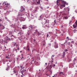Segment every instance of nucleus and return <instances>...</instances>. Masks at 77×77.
Returning <instances> with one entry per match:
<instances>
[{
    "label": "nucleus",
    "instance_id": "1",
    "mask_svg": "<svg viewBox=\"0 0 77 77\" xmlns=\"http://www.w3.org/2000/svg\"><path fill=\"white\" fill-rule=\"evenodd\" d=\"M56 4L58 6H60V8L61 9L65 6V2L62 0H57Z\"/></svg>",
    "mask_w": 77,
    "mask_h": 77
},
{
    "label": "nucleus",
    "instance_id": "2",
    "mask_svg": "<svg viewBox=\"0 0 77 77\" xmlns=\"http://www.w3.org/2000/svg\"><path fill=\"white\" fill-rule=\"evenodd\" d=\"M49 22H48V21L47 20H44L42 22V24L43 26H44L45 27H48Z\"/></svg>",
    "mask_w": 77,
    "mask_h": 77
},
{
    "label": "nucleus",
    "instance_id": "3",
    "mask_svg": "<svg viewBox=\"0 0 77 77\" xmlns=\"http://www.w3.org/2000/svg\"><path fill=\"white\" fill-rule=\"evenodd\" d=\"M64 11H63L64 12H65L66 14H69V8H64Z\"/></svg>",
    "mask_w": 77,
    "mask_h": 77
},
{
    "label": "nucleus",
    "instance_id": "4",
    "mask_svg": "<svg viewBox=\"0 0 77 77\" xmlns=\"http://www.w3.org/2000/svg\"><path fill=\"white\" fill-rule=\"evenodd\" d=\"M69 40L70 41V40H71V39L69 38V37H67L66 38V42H65L64 43V44H65L66 43H67V44H69V43H70V42H68V41H69Z\"/></svg>",
    "mask_w": 77,
    "mask_h": 77
},
{
    "label": "nucleus",
    "instance_id": "5",
    "mask_svg": "<svg viewBox=\"0 0 77 77\" xmlns=\"http://www.w3.org/2000/svg\"><path fill=\"white\" fill-rule=\"evenodd\" d=\"M21 8L22 9V10H21V12H22V14H26L25 8H24L23 6H21Z\"/></svg>",
    "mask_w": 77,
    "mask_h": 77
},
{
    "label": "nucleus",
    "instance_id": "6",
    "mask_svg": "<svg viewBox=\"0 0 77 77\" xmlns=\"http://www.w3.org/2000/svg\"><path fill=\"white\" fill-rule=\"evenodd\" d=\"M13 46H14V47H15V46H16V47H17V49H16V51L17 50V49L19 50V45H18V44H17L16 42L15 43V44H13Z\"/></svg>",
    "mask_w": 77,
    "mask_h": 77
},
{
    "label": "nucleus",
    "instance_id": "7",
    "mask_svg": "<svg viewBox=\"0 0 77 77\" xmlns=\"http://www.w3.org/2000/svg\"><path fill=\"white\" fill-rule=\"evenodd\" d=\"M54 46L55 48H58V45L57 44V42H55L54 43Z\"/></svg>",
    "mask_w": 77,
    "mask_h": 77
},
{
    "label": "nucleus",
    "instance_id": "8",
    "mask_svg": "<svg viewBox=\"0 0 77 77\" xmlns=\"http://www.w3.org/2000/svg\"><path fill=\"white\" fill-rule=\"evenodd\" d=\"M36 2L37 3L36 5H39L40 4V0H36Z\"/></svg>",
    "mask_w": 77,
    "mask_h": 77
},
{
    "label": "nucleus",
    "instance_id": "9",
    "mask_svg": "<svg viewBox=\"0 0 77 77\" xmlns=\"http://www.w3.org/2000/svg\"><path fill=\"white\" fill-rule=\"evenodd\" d=\"M1 30H3V29H5V26L2 25H1Z\"/></svg>",
    "mask_w": 77,
    "mask_h": 77
},
{
    "label": "nucleus",
    "instance_id": "10",
    "mask_svg": "<svg viewBox=\"0 0 77 77\" xmlns=\"http://www.w3.org/2000/svg\"><path fill=\"white\" fill-rule=\"evenodd\" d=\"M6 39L7 41H11V39H10L9 37H8V36H7V38H6Z\"/></svg>",
    "mask_w": 77,
    "mask_h": 77
},
{
    "label": "nucleus",
    "instance_id": "11",
    "mask_svg": "<svg viewBox=\"0 0 77 77\" xmlns=\"http://www.w3.org/2000/svg\"><path fill=\"white\" fill-rule=\"evenodd\" d=\"M3 4H4V5H5V6H6V7H8V5H9V4H8V3L6 2H4Z\"/></svg>",
    "mask_w": 77,
    "mask_h": 77
},
{
    "label": "nucleus",
    "instance_id": "12",
    "mask_svg": "<svg viewBox=\"0 0 77 77\" xmlns=\"http://www.w3.org/2000/svg\"><path fill=\"white\" fill-rule=\"evenodd\" d=\"M20 34L21 35H24V32H23V31H21L20 32Z\"/></svg>",
    "mask_w": 77,
    "mask_h": 77
},
{
    "label": "nucleus",
    "instance_id": "13",
    "mask_svg": "<svg viewBox=\"0 0 77 77\" xmlns=\"http://www.w3.org/2000/svg\"><path fill=\"white\" fill-rule=\"evenodd\" d=\"M29 46L27 45L26 47V48H25V49L27 50V51H30V49H29Z\"/></svg>",
    "mask_w": 77,
    "mask_h": 77
},
{
    "label": "nucleus",
    "instance_id": "14",
    "mask_svg": "<svg viewBox=\"0 0 77 77\" xmlns=\"http://www.w3.org/2000/svg\"><path fill=\"white\" fill-rule=\"evenodd\" d=\"M51 59V62L52 63L53 62V61H54L53 60V59H54V55H53L52 56Z\"/></svg>",
    "mask_w": 77,
    "mask_h": 77
},
{
    "label": "nucleus",
    "instance_id": "15",
    "mask_svg": "<svg viewBox=\"0 0 77 77\" xmlns=\"http://www.w3.org/2000/svg\"><path fill=\"white\" fill-rule=\"evenodd\" d=\"M20 67L21 68V69H24V67L23 65L20 66Z\"/></svg>",
    "mask_w": 77,
    "mask_h": 77
},
{
    "label": "nucleus",
    "instance_id": "16",
    "mask_svg": "<svg viewBox=\"0 0 77 77\" xmlns=\"http://www.w3.org/2000/svg\"><path fill=\"white\" fill-rule=\"evenodd\" d=\"M65 52L63 51V57H65Z\"/></svg>",
    "mask_w": 77,
    "mask_h": 77
},
{
    "label": "nucleus",
    "instance_id": "17",
    "mask_svg": "<svg viewBox=\"0 0 77 77\" xmlns=\"http://www.w3.org/2000/svg\"><path fill=\"white\" fill-rule=\"evenodd\" d=\"M36 34H37V35H38V36H39V35H41L40 33H39V32L38 31H37Z\"/></svg>",
    "mask_w": 77,
    "mask_h": 77
},
{
    "label": "nucleus",
    "instance_id": "18",
    "mask_svg": "<svg viewBox=\"0 0 77 77\" xmlns=\"http://www.w3.org/2000/svg\"><path fill=\"white\" fill-rule=\"evenodd\" d=\"M62 74L63 75H65V73H63V72H60V74Z\"/></svg>",
    "mask_w": 77,
    "mask_h": 77
},
{
    "label": "nucleus",
    "instance_id": "19",
    "mask_svg": "<svg viewBox=\"0 0 77 77\" xmlns=\"http://www.w3.org/2000/svg\"><path fill=\"white\" fill-rule=\"evenodd\" d=\"M0 43H2L3 42V40L2 39L0 40Z\"/></svg>",
    "mask_w": 77,
    "mask_h": 77
},
{
    "label": "nucleus",
    "instance_id": "20",
    "mask_svg": "<svg viewBox=\"0 0 77 77\" xmlns=\"http://www.w3.org/2000/svg\"><path fill=\"white\" fill-rule=\"evenodd\" d=\"M24 72V69H23V70H22L21 72V73L22 75H23V73Z\"/></svg>",
    "mask_w": 77,
    "mask_h": 77
},
{
    "label": "nucleus",
    "instance_id": "21",
    "mask_svg": "<svg viewBox=\"0 0 77 77\" xmlns=\"http://www.w3.org/2000/svg\"><path fill=\"white\" fill-rule=\"evenodd\" d=\"M23 59H24V57H23V56H22L21 58V60H23Z\"/></svg>",
    "mask_w": 77,
    "mask_h": 77
},
{
    "label": "nucleus",
    "instance_id": "22",
    "mask_svg": "<svg viewBox=\"0 0 77 77\" xmlns=\"http://www.w3.org/2000/svg\"><path fill=\"white\" fill-rule=\"evenodd\" d=\"M64 19H65V20H67V19H68V17H64Z\"/></svg>",
    "mask_w": 77,
    "mask_h": 77
},
{
    "label": "nucleus",
    "instance_id": "23",
    "mask_svg": "<svg viewBox=\"0 0 77 77\" xmlns=\"http://www.w3.org/2000/svg\"><path fill=\"white\" fill-rule=\"evenodd\" d=\"M33 28H34V29H36V28H37V26L34 25Z\"/></svg>",
    "mask_w": 77,
    "mask_h": 77
},
{
    "label": "nucleus",
    "instance_id": "24",
    "mask_svg": "<svg viewBox=\"0 0 77 77\" xmlns=\"http://www.w3.org/2000/svg\"><path fill=\"white\" fill-rule=\"evenodd\" d=\"M34 26V25H33L32 26V25L30 26V27L31 28V29H32V28H33H33Z\"/></svg>",
    "mask_w": 77,
    "mask_h": 77
},
{
    "label": "nucleus",
    "instance_id": "25",
    "mask_svg": "<svg viewBox=\"0 0 77 77\" xmlns=\"http://www.w3.org/2000/svg\"><path fill=\"white\" fill-rule=\"evenodd\" d=\"M71 44H74V41H72L71 42Z\"/></svg>",
    "mask_w": 77,
    "mask_h": 77
},
{
    "label": "nucleus",
    "instance_id": "26",
    "mask_svg": "<svg viewBox=\"0 0 77 77\" xmlns=\"http://www.w3.org/2000/svg\"><path fill=\"white\" fill-rule=\"evenodd\" d=\"M4 43H5V44H8V42H7V41H5Z\"/></svg>",
    "mask_w": 77,
    "mask_h": 77
},
{
    "label": "nucleus",
    "instance_id": "27",
    "mask_svg": "<svg viewBox=\"0 0 77 77\" xmlns=\"http://www.w3.org/2000/svg\"><path fill=\"white\" fill-rule=\"evenodd\" d=\"M57 14V17H58V16H59V13H56Z\"/></svg>",
    "mask_w": 77,
    "mask_h": 77
},
{
    "label": "nucleus",
    "instance_id": "28",
    "mask_svg": "<svg viewBox=\"0 0 77 77\" xmlns=\"http://www.w3.org/2000/svg\"><path fill=\"white\" fill-rule=\"evenodd\" d=\"M40 18H43V15H41V16H40Z\"/></svg>",
    "mask_w": 77,
    "mask_h": 77
},
{
    "label": "nucleus",
    "instance_id": "29",
    "mask_svg": "<svg viewBox=\"0 0 77 77\" xmlns=\"http://www.w3.org/2000/svg\"><path fill=\"white\" fill-rule=\"evenodd\" d=\"M69 44V45H70V47H72V45L70 43V44L69 43V44Z\"/></svg>",
    "mask_w": 77,
    "mask_h": 77
},
{
    "label": "nucleus",
    "instance_id": "30",
    "mask_svg": "<svg viewBox=\"0 0 77 77\" xmlns=\"http://www.w3.org/2000/svg\"><path fill=\"white\" fill-rule=\"evenodd\" d=\"M73 27H74V28H76V26H75L74 25H73Z\"/></svg>",
    "mask_w": 77,
    "mask_h": 77
},
{
    "label": "nucleus",
    "instance_id": "31",
    "mask_svg": "<svg viewBox=\"0 0 77 77\" xmlns=\"http://www.w3.org/2000/svg\"><path fill=\"white\" fill-rule=\"evenodd\" d=\"M64 51H65L66 52V51H68V49H65Z\"/></svg>",
    "mask_w": 77,
    "mask_h": 77
},
{
    "label": "nucleus",
    "instance_id": "32",
    "mask_svg": "<svg viewBox=\"0 0 77 77\" xmlns=\"http://www.w3.org/2000/svg\"><path fill=\"white\" fill-rule=\"evenodd\" d=\"M9 69V68L8 67V68H7L6 69V70H7V71H8V70Z\"/></svg>",
    "mask_w": 77,
    "mask_h": 77
},
{
    "label": "nucleus",
    "instance_id": "33",
    "mask_svg": "<svg viewBox=\"0 0 77 77\" xmlns=\"http://www.w3.org/2000/svg\"><path fill=\"white\" fill-rule=\"evenodd\" d=\"M73 33H75V32H76L75 31V30H73Z\"/></svg>",
    "mask_w": 77,
    "mask_h": 77
},
{
    "label": "nucleus",
    "instance_id": "34",
    "mask_svg": "<svg viewBox=\"0 0 77 77\" xmlns=\"http://www.w3.org/2000/svg\"><path fill=\"white\" fill-rule=\"evenodd\" d=\"M72 22V20L70 21L69 23V24H71V23Z\"/></svg>",
    "mask_w": 77,
    "mask_h": 77
},
{
    "label": "nucleus",
    "instance_id": "35",
    "mask_svg": "<svg viewBox=\"0 0 77 77\" xmlns=\"http://www.w3.org/2000/svg\"><path fill=\"white\" fill-rule=\"evenodd\" d=\"M56 20H54V24H55V23H56Z\"/></svg>",
    "mask_w": 77,
    "mask_h": 77
},
{
    "label": "nucleus",
    "instance_id": "36",
    "mask_svg": "<svg viewBox=\"0 0 77 77\" xmlns=\"http://www.w3.org/2000/svg\"><path fill=\"white\" fill-rule=\"evenodd\" d=\"M62 13H63V12H60V15H61V14H62Z\"/></svg>",
    "mask_w": 77,
    "mask_h": 77
},
{
    "label": "nucleus",
    "instance_id": "37",
    "mask_svg": "<svg viewBox=\"0 0 77 77\" xmlns=\"http://www.w3.org/2000/svg\"><path fill=\"white\" fill-rule=\"evenodd\" d=\"M13 72H14V74H15V73H16V72H15V70H14V71H13Z\"/></svg>",
    "mask_w": 77,
    "mask_h": 77
},
{
    "label": "nucleus",
    "instance_id": "38",
    "mask_svg": "<svg viewBox=\"0 0 77 77\" xmlns=\"http://www.w3.org/2000/svg\"><path fill=\"white\" fill-rule=\"evenodd\" d=\"M48 36H49V35H48V34L47 35V37H48Z\"/></svg>",
    "mask_w": 77,
    "mask_h": 77
},
{
    "label": "nucleus",
    "instance_id": "39",
    "mask_svg": "<svg viewBox=\"0 0 77 77\" xmlns=\"http://www.w3.org/2000/svg\"><path fill=\"white\" fill-rule=\"evenodd\" d=\"M46 75H47V76H49V74H46Z\"/></svg>",
    "mask_w": 77,
    "mask_h": 77
},
{
    "label": "nucleus",
    "instance_id": "40",
    "mask_svg": "<svg viewBox=\"0 0 77 77\" xmlns=\"http://www.w3.org/2000/svg\"><path fill=\"white\" fill-rule=\"evenodd\" d=\"M19 59H20V58H21V56H19Z\"/></svg>",
    "mask_w": 77,
    "mask_h": 77
},
{
    "label": "nucleus",
    "instance_id": "41",
    "mask_svg": "<svg viewBox=\"0 0 77 77\" xmlns=\"http://www.w3.org/2000/svg\"><path fill=\"white\" fill-rule=\"evenodd\" d=\"M18 19H17L16 20V21H18Z\"/></svg>",
    "mask_w": 77,
    "mask_h": 77
},
{
    "label": "nucleus",
    "instance_id": "42",
    "mask_svg": "<svg viewBox=\"0 0 77 77\" xmlns=\"http://www.w3.org/2000/svg\"><path fill=\"white\" fill-rule=\"evenodd\" d=\"M35 31L36 32V33H37V32H38V31L37 30V29L35 30Z\"/></svg>",
    "mask_w": 77,
    "mask_h": 77
},
{
    "label": "nucleus",
    "instance_id": "43",
    "mask_svg": "<svg viewBox=\"0 0 77 77\" xmlns=\"http://www.w3.org/2000/svg\"><path fill=\"white\" fill-rule=\"evenodd\" d=\"M2 21V19H0V22Z\"/></svg>",
    "mask_w": 77,
    "mask_h": 77
},
{
    "label": "nucleus",
    "instance_id": "44",
    "mask_svg": "<svg viewBox=\"0 0 77 77\" xmlns=\"http://www.w3.org/2000/svg\"><path fill=\"white\" fill-rule=\"evenodd\" d=\"M75 23H76V25H77V22H75Z\"/></svg>",
    "mask_w": 77,
    "mask_h": 77
},
{
    "label": "nucleus",
    "instance_id": "45",
    "mask_svg": "<svg viewBox=\"0 0 77 77\" xmlns=\"http://www.w3.org/2000/svg\"><path fill=\"white\" fill-rule=\"evenodd\" d=\"M22 28L24 29L25 28V27H22Z\"/></svg>",
    "mask_w": 77,
    "mask_h": 77
},
{
    "label": "nucleus",
    "instance_id": "46",
    "mask_svg": "<svg viewBox=\"0 0 77 77\" xmlns=\"http://www.w3.org/2000/svg\"><path fill=\"white\" fill-rule=\"evenodd\" d=\"M11 40H12V41H13V40H14V38H11Z\"/></svg>",
    "mask_w": 77,
    "mask_h": 77
},
{
    "label": "nucleus",
    "instance_id": "47",
    "mask_svg": "<svg viewBox=\"0 0 77 77\" xmlns=\"http://www.w3.org/2000/svg\"><path fill=\"white\" fill-rule=\"evenodd\" d=\"M53 66H55V64H54Z\"/></svg>",
    "mask_w": 77,
    "mask_h": 77
},
{
    "label": "nucleus",
    "instance_id": "48",
    "mask_svg": "<svg viewBox=\"0 0 77 77\" xmlns=\"http://www.w3.org/2000/svg\"><path fill=\"white\" fill-rule=\"evenodd\" d=\"M6 58H7L8 59H9V58L8 57V56H7V57H6Z\"/></svg>",
    "mask_w": 77,
    "mask_h": 77
},
{
    "label": "nucleus",
    "instance_id": "49",
    "mask_svg": "<svg viewBox=\"0 0 77 77\" xmlns=\"http://www.w3.org/2000/svg\"><path fill=\"white\" fill-rule=\"evenodd\" d=\"M47 8V9H48V8H49V7H48Z\"/></svg>",
    "mask_w": 77,
    "mask_h": 77
},
{
    "label": "nucleus",
    "instance_id": "50",
    "mask_svg": "<svg viewBox=\"0 0 77 77\" xmlns=\"http://www.w3.org/2000/svg\"><path fill=\"white\" fill-rule=\"evenodd\" d=\"M5 50H6V49H4L3 50V51H5Z\"/></svg>",
    "mask_w": 77,
    "mask_h": 77
},
{
    "label": "nucleus",
    "instance_id": "51",
    "mask_svg": "<svg viewBox=\"0 0 77 77\" xmlns=\"http://www.w3.org/2000/svg\"><path fill=\"white\" fill-rule=\"evenodd\" d=\"M22 18H23V17H21V20H22Z\"/></svg>",
    "mask_w": 77,
    "mask_h": 77
},
{
    "label": "nucleus",
    "instance_id": "52",
    "mask_svg": "<svg viewBox=\"0 0 77 77\" xmlns=\"http://www.w3.org/2000/svg\"><path fill=\"white\" fill-rule=\"evenodd\" d=\"M45 65H47V63H45Z\"/></svg>",
    "mask_w": 77,
    "mask_h": 77
},
{
    "label": "nucleus",
    "instance_id": "53",
    "mask_svg": "<svg viewBox=\"0 0 77 77\" xmlns=\"http://www.w3.org/2000/svg\"><path fill=\"white\" fill-rule=\"evenodd\" d=\"M75 72H77V70H75Z\"/></svg>",
    "mask_w": 77,
    "mask_h": 77
},
{
    "label": "nucleus",
    "instance_id": "54",
    "mask_svg": "<svg viewBox=\"0 0 77 77\" xmlns=\"http://www.w3.org/2000/svg\"><path fill=\"white\" fill-rule=\"evenodd\" d=\"M4 48H6V47H5Z\"/></svg>",
    "mask_w": 77,
    "mask_h": 77
},
{
    "label": "nucleus",
    "instance_id": "55",
    "mask_svg": "<svg viewBox=\"0 0 77 77\" xmlns=\"http://www.w3.org/2000/svg\"><path fill=\"white\" fill-rule=\"evenodd\" d=\"M55 77V75H54V76H52V77Z\"/></svg>",
    "mask_w": 77,
    "mask_h": 77
},
{
    "label": "nucleus",
    "instance_id": "56",
    "mask_svg": "<svg viewBox=\"0 0 77 77\" xmlns=\"http://www.w3.org/2000/svg\"><path fill=\"white\" fill-rule=\"evenodd\" d=\"M14 36V35H12V36H11V37H12V36Z\"/></svg>",
    "mask_w": 77,
    "mask_h": 77
},
{
    "label": "nucleus",
    "instance_id": "57",
    "mask_svg": "<svg viewBox=\"0 0 77 77\" xmlns=\"http://www.w3.org/2000/svg\"><path fill=\"white\" fill-rule=\"evenodd\" d=\"M0 26H2V25H1V24L0 23Z\"/></svg>",
    "mask_w": 77,
    "mask_h": 77
},
{
    "label": "nucleus",
    "instance_id": "58",
    "mask_svg": "<svg viewBox=\"0 0 77 77\" xmlns=\"http://www.w3.org/2000/svg\"><path fill=\"white\" fill-rule=\"evenodd\" d=\"M19 34H20V32H19L18 33V34L19 35Z\"/></svg>",
    "mask_w": 77,
    "mask_h": 77
},
{
    "label": "nucleus",
    "instance_id": "59",
    "mask_svg": "<svg viewBox=\"0 0 77 77\" xmlns=\"http://www.w3.org/2000/svg\"><path fill=\"white\" fill-rule=\"evenodd\" d=\"M20 53H22V51H20Z\"/></svg>",
    "mask_w": 77,
    "mask_h": 77
},
{
    "label": "nucleus",
    "instance_id": "60",
    "mask_svg": "<svg viewBox=\"0 0 77 77\" xmlns=\"http://www.w3.org/2000/svg\"><path fill=\"white\" fill-rule=\"evenodd\" d=\"M31 68H30V69H29V70H31Z\"/></svg>",
    "mask_w": 77,
    "mask_h": 77
},
{
    "label": "nucleus",
    "instance_id": "61",
    "mask_svg": "<svg viewBox=\"0 0 77 77\" xmlns=\"http://www.w3.org/2000/svg\"><path fill=\"white\" fill-rule=\"evenodd\" d=\"M28 1H29V0H27V2H28Z\"/></svg>",
    "mask_w": 77,
    "mask_h": 77
},
{
    "label": "nucleus",
    "instance_id": "62",
    "mask_svg": "<svg viewBox=\"0 0 77 77\" xmlns=\"http://www.w3.org/2000/svg\"><path fill=\"white\" fill-rule=\"evenodd\" d=\"M55 77H56V75H55Z\"/></svg>",
    "mask_w": 77,
    "mask_h": 77
},
{
    "label": "nucleus",
    "instance_id": "63",
    "mask_svg": "<svg viewBox=\"0 0 77 77\" xmlns=\"http://www.w3.org/2000/svg\"><path fill=\"white\" fill-rule=\"evenodd\" d=\"M49 34H50V32H49Z\"/></svg>",
    "mask_w": 77,
    "mask_h": 77
},
{
    "label": "nucleus",
    "instance_id": "64",
    "mask_svg": "<svg viewBox=\"0 0 77 77\" xmlns=\"http://www.w3.org/2000/svg\"><path fill=\"white\" fill-rule=\"evenodd\" d=\"M39 71H40V69H39Z\"/></svg>",
    "mask_w": 77,
    "mask_h": 77
}]
</instances>
